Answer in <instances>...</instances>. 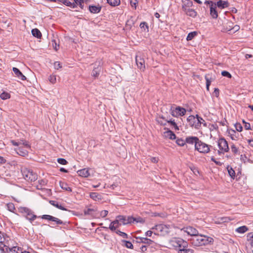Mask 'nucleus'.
Returning a JSON list of instances; mask_svg holds the SVG:
<instances>
[{"label":"nucleus","mask_w":253,"mask_h":253,"mask_svg":"<svg viewBox=\"0 0 253 253\" xmlns=\"http://www.w3.org/2000/svg\"><path fill=\"white\" fill-rule=\"evenodd\" d=\"M191 244L194 246H201L207 245H211L214 242L212 238L207 236H203L197 234L196 236L190 239Z\"/></svg>","instance_id":"1"},{"label":"nucleus","mask_w":253,"mask_h":253,"mask_svg":"<svg viewBox=\"0 0 253 253\" xmlns=\"http://www.w3.org/2000/svg\"><path fill=\"white\" fill-rule=\"evenodd\" d=\"M17 147H18V151H17V154L22 157L28 155V151L27 149L31 148L29 142L23 139L20 140V141L17 142Z\"/></svg>","instance_id":"2"},{"label":"nucleus","mask_w":253,"mask_h":253,"mask_svg":"<svg viewBox=\"0 0 253 253\" xmlns=\"http://www.w3.org/2000/svg\"><path fill=\"white\" fill-rule=\"evenodd\" d=\"M151 229L154 230V234L156 235L166 236L169 234V225H166L163 224L156 225Z\"/></svg>","instance_id":"3"},{"label":"nucleus","mask_w":253,"mask_h":253,"mask_svg":"<svg viewBox=\"0 0 253 253\" xmlns=\"http://www.w3.org/2000/svg\"><path fill=\"white\" fill-rule=\"evenodd\" d=\"M18 211L22 213L31 223L38 217L36 215L34 214V212L31 209L27 207H20L18 208Z\"/></svg>","instance_id":"4"},{"label":"nucleus","mask_w":253,"mask_h":253,"mask_svg":"<svg viewBox=\"0 0 253 253\" xmlns=\"http://www.w3.org/2000/svg\"><path fill=\"white\" fill-rule=\"evenodd\" d=\"M187 241L180 238H172L170 241V244L174 248V249L178 251L179 250L182 249L187 245Z\"/></svg>","instance_id":"5"},{"label":"nucleus","mask_w":253,"mask_h":253,"mask_svg":"<svg viewBox=\"0 0 253 253\" xmlns=\"http://www.w3.org/2000/svg\"><path fill=\"white\" fill-rule=\"evenodd\" d=\"M196 147L197 148H195V150L198 151L199 153L203 154H207L209 153L211 151V148H212V146L204 143L201 140H199Z\"/></svg>","instance_id":"6"},{"label":"nucleus","mask_w":253,"mask_h":253,"mask_svg":"<svg viewBox=\"0 0 253 253\" xmlns=\"http://www.w3.org/2000/svg\"><path fill=\"white\" fill-rule=\"evenodd\" d=\"M22 171L24 175V179L29 182L35 181L38 178L37 173L33 172V171H30L26 168L24 167Z\"/></svg>","instance_id":"7"},{"label":"nucleus","mask_w":253,"mask_h":253,"mask_svg":"<svg viewBox=\"0 0 253 253\" xmlns=\"http://www.w3.org/2000/svg\"><path fill=\"white\" fill-rule=\"evenodd\" d=\"M186 112V109L180 106H177L175 109H173V106H171L170 109V114L174 117H177L179 116H183Z\"/></svg>","instance_id":"8"},{"label":"nucleus","mask_w":253,"mask_h":253,"mask_svg":"<svg viewBox=\"0 0 253 253\" xmlns=\"http://www.w3.org/2000/svg\"><path fill=\"white\" fill-rule=\"evenodd\" d=\"M156 121L159 124L162 126H166L167 123L169 124L173 127L176 125V123L174 121V120H172V119H171L169 120H168L166 119L165 117L163 115L157 117L156 119Z\"/></svg>","instance_id":"9"},{"label":"nucleus","mask_w":253,"mask_h":253,"mask_svg":"<svg viewBox=\"0 0 253 253\" xmlns=\"http://www.w3.org/2000/svg\"><path fill=\"white\" fill-rule=\"evenodd\" d=\"M218 146L221 151L228 152L229 151V148L227 141L224 137H220L218 139L217 142Z\"/></svg>","instance_id":"10"},{"label":"nucleus","mask_w":253,"mask_h":253,"mask_svg":"<svg viewBox=\"0 0 253 253\" xmlns=\"http://www.w3.org/2000/svg\"><path fill=\"white\" fill-rule=\"evenodd\" d=\"M135 238L136 241L133 240V242L134 243V242H135L136 243H139V245L143 244V245L151 246L155 243L154 241L146 237H135Z\"/></svg>","instance_id":"11"},{"label":"nucleus","mask_w":253,"mask_h":253,"mask_svg":"<svg viewBox=\"0 0 253 253\" xmlns=\"http://www.w3.org/2000/svg\"><path fill=\"white\" fill-rule=\"evenodd\" d=\"M42 219L48 220L49 221H51L55 222L57 224L59 225H66V222H63L61 220L59 219L58 218L54 217L53 216L48 215V214H44L42 216H40Z\"/></svg>","instance_id":"12"},{"label":"nucleus","mask_w":253,"mask_h":253,"mask_svg":"<svg viewBox=\"0 0 253 253\" xmlns=\"http://www.w3.org/2000/svg\"><path fill=\"white\" fill-rule=\"evenodd\" d=\"M181 231L187 233L188 235H190L192 237H194L199 233L196 228L190 226L183 227L181 229Z\"/></svg>","instance_id":"13"},{"label":"nucleus","mask_w":253,"mask_h":253,"mask_svg":"<svg viewBox=\"0 0 253 253\" xmlns=\"http://www.w3.org/2000/svg\"><path fill=\"white\" fill-rule=\"evenodd\" d=\"M135 61L138 68L144 71L145 69V61L144 58L140 56L136 55L135 57Z\"/></svg>","instance_id":"14"},{"label":"nucleus","mask_w":253,"mask_h":253,"mask_svg":"<svg viewBox=\"0 0 253 253\" xmlns=\"http://www.w3.org/2000/svg\"><path fill=\"white\" fill-rule=\"evenodd\" d=\"M186 143L195 145V148H197L196 146L199 142L200 139L197 136H190L186 138Z\"/></svg>","instance_id":"15"},{"label":"nucleus","mask_w":253,"mask_h":253,"mask_svg":"<svg viewBox=\"0 0 253 253\" xmlns=\"http://www.w3.org/2000/svg\"><path fill=\"white\" fill-rule=\"evenodd\" d=\"M215 3H213V5H210V15L213 19H216L218 17V12L217 10V6L214 5Z\"/></svg>","instance_id":"16"},{"label":"nucleus","mask_w":253,"mask_h":253,"mask_svg":"<svg viewBox=\"0 0 253 253\" xmlns=\"http://www.w3.org/2000/svg\"><path fill=\"white\" fill-rule=\"evenodd\" d=\"M97 210L95 209L87 208L84 209V215H89L91 218H95L97 215Z\"/></svg>","instance_id":"17"},{"label":"nucleus","mask_w":253,"mask_h":253,"mask_svg":"<svg viewBox=\"0 0 253 253\" xmlns=\"http://www.w3.org/2000/svg\"><path fill=\"white\" fill-rule=\"evenodd\" d=\"M227 132L232 140H237L239 139V134L237 133L233 129H228Z\"/></svg>","instance_id":"18"},{"label":"nucleus","mask_w":253,"mask_h":253,"mask_svg":"<svg viewBox=\"0 0 253 253\" xmlns=\"http://www.w3.org/2000/svg\"><path fill=\"white\" fill-rule=\"evenodd\" d=\"M182 11L190 8L193 5V3L191 0H181Z\"/></svg>","instance_id":"19"},{"label":"nucleus","mask_w":253,"mask_h":253,"mask_svg":"<svg viewBox=\"0 0 253 253\" xmlns=\"http://www.w3.org/2000/svg\"><path fill=\"white\" fill-rule=\"evenodd\" d=\"M49 203L51 205L55 207L56 208H57L60 210H61L63 211H69L72 212H74V211L69 210L65 208L64 207H63L60 204H59V203L57 201H53V200H50Z\"/></svg>","instance_id":"20"},{"label":"nucleus","mask_w":253,"mask_h":253,"mask_svg":"<svg viewBox=\"0 0 253 253\" xmlns=\"http://www.w3.org/2000/svg\"><path fill=\"white\" fill-rule=\"evenodd\" d=\"M214 5H216L218 8L222 9L229 7V3L228 2V1H223L222 0H220L217 1V2H215Z\"/></svg>","instance_id":"21"},{"label":"nucleus","mask_w":253,"mask_h":253,"mask_svg":"<svg viewBox=\"0 0 253 253\" xmlns=\"http://www.w3.org/2000/svg\"><path fill=\"white\" fill-rule=\"evenodd\" d=\"M5 235L3 233L0 231V250L2 252L4 251V246L6 245Z\"/></svg>","instance_id":"22"},{"label":"nucleus","mask_w":253,"mask_h":253,"mask_svg":"<svg viewBox=\"0 0 253 253\" xmlns=\"http://www.w3.org/2000/svg\"><path fill=\"white\" fill-rule=\"evenodd\" d=\"M164 129H167V130L164 132V135L166 137L169 138L171 140H174L176 139V135L172 131L168 128H165Z\"/></svg>","instance_id":"23"},{"label":"nucleus","mask_w":253,"mask_h":253,"mask_svg":"<svg viewBox=\"0 0 253 253\" xmlns=\"http://www.w3.org/2000/svg\"><path fill=\"white\" fill-rule=\"evenodd\" d=\"M101 8V6H100L99 4L97 5H90L88 7L89 11L92 13H98L100 12Z\"/></svg>","instance_id":"24"},{"label":"nucleus","mask_w":253,"mask_h":253,"mask_svg":"<svg viewBox=\"0 0 253 253\" xmlns=\"http://www.w3.org/2000/svg\"><path fill=\"white\" fill-rule=\"evenodd\" d=\"M205 78L206 81V89L208 91H209L211 82L214 80V78L212 77L211 75L207 74L205 75Z\"/></svg>","instance_id":"25"},{"label":"nucleus","mask_w":253,"mask_h":253,"mask_svg":"<svg viewBox=\"0 0 253 253\" xmlns=\"http://www.w3.org/2000/svg\"><path fill=\"white\" fill-rule=\"evenodd\" d=\"M187 122L189 123V125L192 127H194L196 129L197 122V121L196 119V118L193 115L189 116L187 119Z\"/></svg>","instance_id":"26"},{"label":"nucleus","mask_w":253,"mask_h":253,"mask_svg":"<svg viewBox=\"0 0 253 253\" xmlns=\"http://www.w3.org/2000/svg\"><path fill=\"white\" fill-rule=\"evenodd\" d=\"M183 11L187 16L191 17L192 18H195L197 15V12L192 8H188V9Z\"/></svg>","instance_id":"27"},{"label":"nucleus","mask_w":253,"mask_h":253,"mask_svg":"<svg viewBox=\"0 0 253 253\" xmlns=\"http://www.w3.org/2000/svg\"><path fill=\"white\" fill-rule=\"evenodd\" d=\"M79 175L84 177H87L90 175L88 168H84L78 171Z\"/></svg>","instance_id":"28"},{"label":"nucleus","mask_w":253,"mask_h":253,"mask_svg":"<svg viewBox=\"0 0 253 253\" xmlns=\"http://www.w3.org/2000/svg\"><path fill=\"white\" fill-rule=\"evenodd\" d=\"M194 251L190 248L188 242H187V245L185 246L182 249L179 250L178 253H194Z\"/></svg>","instance_id":"29"},{"label":"nucleus","mask_w":253,"mask_h":253,"mask_svg":"<svg viewBox=\"0 0 253 253\" xmlns=\"http://www.w3.org/2000/svg\"><path fill=\"white\" fill-rule=\"evenodd\" d=\"M101 69V67L100 66H97L96 67H94L92 71L91 75L95 78H97L100 74Z\"/></svg>","instance_id":"30"},{"label":"nucleus","mask_w":253,"mask_h":253,"mask_svg":"<svg viewBox=\"0 0 253 253\" xmlns=\"http://www.w3.org/2000/svg\"><path fill=\"white\" fill-rule=\"evenodd\" d=\"M90 198L94 201H99L102 199L101 195L96 192H91L89 195Z\"/></svg>","instance_id":"31"},{"label":"nucleus","mask_w":253,"mask_h":253,"mask_svg":"<svg viewBox=\"0 0 253 253\" xmlns=\"http://www.w3.org/2000/svg\"><path fill=\"white\" fill-rule=\"evenodd\" d=\"M31 32L32 35L38 39H41L42 37L41 31L37 28L32 29Z\"/></svg>","instance_id":"32"},{"label":"nucleus","mask_w":253,"mask_h":253,"mask_svg":"<svg viewBox=\"0 0 253 253\" xmlns=\"http://www.w3.org/2000/svg\"><path fill=\"white\" fill-rule=\"evenodd\" d=\"M59 185L62 189L68 192L72 191V188L68 186V184L67 183L60 181L59 182Z\"/></svg>","instance_id":"33"},{"label":"nucleus","mask_w":253,"mask_h":253,"mask_svg":"<svg viewBox=\"0 0 253 253\" xmlns=\"http://www.w3.org/2000/svg\"><path fill=\"white\" fill-rule=\"evenodd\" d=\"M59 2H62L65 5L70 7L72 8H76V5L75 3L71 2L67 0H59Z\"/></svg>","instance_id":"34"},{"label":"nucleus","mask_w":253,"mask_h":253,"mask_svg":"<svg viewBox=\"0 0 253 253\" xmlns=\"http://www.w3.org/2000/svg\"><path fill=\"white\" fill-rule=\"evenodd\" d=\"M107 3L111 6L115 7L121 4L120 0H106Z\"/></svg>","instance_id":"35"},{"label":"nucleus","mask_w":253,"mask_h":253,"mask_svg":"<svg viewBox=\"0 0 253 253\" xmlns=\"http://www.w3.org/2000/svg\"><path fill=\"white\" fill-rule=\"evenodd\" d=\"M198 34V33L197 31H193L191 32H190L187 37H186V40L187 41H190L192 40L195 37H196Z\"/></svg>","instance_id":"36"},{"label":"nucleus","mask_w":253,"mask_h":253,"mask_svg":"<svg viewBox=\"0 0 253 253\" xmlns=\"http://www.w3.org/2000/svg\"><path fill=\"white\" fill-rule=\"evenodd\" d=\"M233 25H234V23L231 21L227 20V23L224 26V29L227 31H230L232 30Z\"/></svg>","instance_id":"37"},{"label":"nucleus","mask_w":253,"mask_h":253,"mask_svg":"<svg viewBox=\"0 0 253 253\" xmlns=\"http://www.w3.org/2000/svg\"><path fill=\"white\" fill-rule=\"evenodd\" d=\"M122 242L123 243V246H125L126 248L130 249H133V245L131 243V242L129 241H126L125 240H122Z\"/></svg>","instance_id":"38"},{"label":"nucleus","mask_w":253,"mask_h":253,"mask_svg":"<svg viewBox=\"0 0 253 253\" xmlns=\"http://www.w3.org/2000/svg\"><path fill=\"white\" fill-rule=\"evenodd\" d=\"M5 252L7 253H15L16 247H12L11 248L6 245V246H4V251L3 252Z\"/></svg>","instance_id":"39"},{"label":"nucleus","mask_w":253,"mask_h":253,"mask_svg":"<svg viewBox=\"0 0 253 253\" xmlns=\"http://www.w3.org/2000/svg\"><path fill=\"white\" fill-rule=\"evenodd\" d=\"M249 230L247 226L243 225L237 228L236 229V231L239 233H244Z\"/></svg>","instance_id":"40"},{"label":"nucleus","mask_w":253,"mask_h":253,"mask_svg":"<svg viewBox=\"0 0 253 253\" xmlns=\"http://www.w3.org/2000/svg\"><path fill=\"white\" fill-rule=\"evenodd\" d=\"M139 26L142 31H144V32H148L149 26H148V25L147 22H141Z\"/></svg>","instance_id":"41"},{"label":"nucleus","mask_w":253,"mask_h":253,"mask_svg":"<svg viewBox=\"0 0 253 253\" xmlns=\"http://www.w3.org/2000/svg\"><path fill=\"white\" fill-rule=\"evenodd\" d=\"M17 78L22 81H26L27 80V78L24 75L18 68H17Z\"/></svg>","instance_id":"42"},{"label":"nucleus","mask_w":253,"mask_h":253,"mask_svg":"<svg viewBox=\"0 0 253 253\" xmlns=\"http://www.w3.org/2000/svg\"><path fill=\"white\" fill-rule=\"evenodd\" d=\"M74 0V2L73 3H75L76 5V7H77V5H79V7L82 9H84V0Z\"/></svg>","instance_id":"43"},{"label":"nucleus","mask_w":253,"mask_h":253,"mask_svg":"<svg viewBox=\"0 0 253 253\" xmlns=\"http://www.w3.org/2000/svg\"><path fill=\"white\" fill-rule=\"evenodd\" d=\"M117 218H119V220L122 223V225H126V217L125 215H119L117 216Z\"/></svg>","instance_id":"44"},{"label":"nucleus","mask_w":253,"mask_h":253,"mask_svg":"<svg viewBox=\"0 0 253 253\" xmlns=\"http://www.w3.org/2000/svg\"><path fill=\"white\" fill-rule=\"evenodd\" d=\"M101 228L105 229L106 230H108V228L106 227H101ZM109 229H110V230L113 232H115V231H116V227L115 226V223L113 221L110 223Z\"/></svg>","instance_id":"45"},{"label":"nucleus","mask_w":253,"mask_h":253,"mask_svg":"<svg viewBox=\"0 0 253 253\" xmlns=\"http://www.w3.org/2000/svg\"><path fill=\"white\" fill-rule=\"evenodd\" d=\"M247 240L250 242L251 247L253 248V232H250L248 233Z\"/></svg>","instance_id":"46"},{"label":"nucleus","mask_w":253,"mask_h":253,"mask_svg":"<svg viewBox=\"0 0 253 253\" xmlns=\"http://www.w3.org/2000/svg\"><path fill=\"white\" fill-rule=\"evenodd\" d=\"M115 232L116 234H117L119 236H121L123 238L127 239L128 238V235L126 233L124 232L121 231L120 230L116 229V231H115Z\"/></svg>","instance_id":"47"},{"label":"nucleus","mask_w":253,"mask_h":253,"mask_svg":"<svg viewBox=\"0 0 253 253\" xmlns=\"http://www.w3.org/2000/svg\"><path fill=\"white\" fill-rule=\"evenodd\" d=\"M176 143L179 146H184L186 144V139L184 140L182 138H178L176 140Z\"/></svg>","instance_id":"48"},{"label":"nucleus","mask_w":253,"mask_h":253,"mask_svg":"<svg viewBox=\"0 0 253 253\" xmlns=\"http://www.w3.org/2000/svg\"><path fill=\"white\" fill-rule=\"evenodd\" d=\"M227 169L229 175L232 178L234 179L235 177V172L234 170L231 167L229 169V167H228Z\"/></svg>","instance_id":"49"},{"label":"nucleus","mask_w":253,"mask_h":253,"mask_svg":"<svg viewBox=\"0 0 253 253\" xmlns=\"http://www.w3.org/2000/svg\"><path fill=\"white\" fill-rule=\"evenodd\" d=\"M23 168L21 167L20 169V171H18L17 173V178L18 180H20L21 179H24V175L23 172Z\"/></svg>","instance_id":"50"},{"label":"nucleus","mask_w":253,"mask_h":253,"mask_svg":"<svg viewBox=\"0 0 253 253\" xmlns=\"http://www.w3.org/2000/svg\"><path fill=\"white\" fill-rule=\"evenodd\" d=\"M7 207L8 211L15 213L14 210H15V205L12 203H9L7 204Z\"/></svg>","instance_id":"51"},{"label":"nucleus","mask_w":253,"mask_h":253,"mask_svg":"<svg viewBox=\"0 0 253 253\" xmlns=\"http://www.w3.org/2000/svg\"><path fill=\"white\" fill-rule=\"evenodd\" d=\"M134 222H136V223H140L143 224L145 222V219L140 216H138L137 217H134Z\"/></svg>","instance_id":"52"},{"label":"nucleus","mask_w":253,"mask_h":253,"mask_svg":"<svg viewBox=\"0 0 253 253\" xmlns=\"http://www.w3.org/2000/svg\"><path fill=\"white\" fill-rule=\"evenodd\" d=\"M139 251L145 253L147 251V249L150 246H147L146 245H142L140 246V245H139Z\"/></svg>","instance_id":"53"},{"label":"nucleus","mask_w":253,"mask_h":253,"mask_svg":"<svg viewBox=\"0 0 253 253\" xmlns=\"http://www.w3.org/2000/svg\"><path fill=\"white\" fill-rule=\"evenodd\" d=\"M0 97L2 100H5L10 98V94L6 92H3L0 95Z\"/></svg>","instance_id":"54"},{"label":"nucleus","mask_w":253,"mask_h":253,"mask_svg":"<svg viewBox=\"0 0 253 253\" xmlns=\"http://www.w3.org/2000/svg\"><path fill=\"white\" fill-rule=\"evenodd\" d=\"M49 81L52 84H54L56 82V77L55 75H51L48 78Z\"/></svg>","instance_id":"55"},{"label":"nucleus","mask_w":253,"mask_h":253,"mask_svg":"<svg viewBox=\"0 0 253 253\" xmlns=\"http://www.w3.org/2000/svg\"><path fill=\"white\" fill-rule=\"evenodd\" d=\"M57 161L59 164L63 165H67L68 163L66 159L61 158H58Z\"/></svg>","instance_id":"56"},{"label":"nucleus","mask_w":253,"mask_h":253,"mask_svg":"<svg viewBox=\"0 0 253 253\" xmlns=\"http://www.w3.org/2000/svg\"><path fill=\"white\" fill-rule=\"evenodd\" d=\"M231 149L232 152L234 154H237L239 152L238 148L236 147V146L235 145V144L233 143H232V144H231Z\"/></svg>","instance_id":"57"},{"label":"nucleus","mask_w":253,"mask_h":253,"mask_svg":"<svg viewBox=\"0 0 253 253\" xmlns=\"http://www.w3.org/2000/svg\"><path fill=\"white\" fill-rule=\"evenodd\" d=\"M236 130L238 132H241L243 130V127L241 124L239 123H236L234 125Z\"/></svg>","instance_id":"58"},{"label":"nucleus","mask_w":253,"mask_h":253,"mask_svg":"<svg viewBox=\"0 0 253 253\" xmlns=\"http://www.w3.org/2000/svg\"><path fill=\"white\" fill-rule=\"evenodd\" d=\"M195 118L197 121L196 129H199L200 127V120H202V118L197 114L196 115Z\"/></svg>","instance_id":"59"},{"label":"nucleus","mask_w":253,"mask_h":253,"mask_svg":"<svg viewBox=\"0 0 253 253\" xmlns=\"http://www.w3.org/2000/svg\"><path fill=\"white\" fill-rule=\"evenodd\" d=\"M221 75L223 77H225L229 79H231L232 78L231 74L227 71H222L221 72Z\"/></svg>","instance_id":"60"},{"label":"nucleus","mask_w":253,"mask_h":253,"mask_svg":"<svg viewBox=\"0 0 253 253\" xmlns=\"http://www.w3.org/2000/svg\"><path fill=\"white\" fill-rule=\"evenodd\" d=\"M209 128H210L211 131H212L213 129H215V130H217L218 129V126L216 124H210V125H209Z\"/></svg>","instance_id":"61"},{"label":"nucleus","mask_w":253,"mask_h":253,"mask_svg":"<svg viewBox=\"0 0 253 253\" xmlns=\"http://www.w3.org/2000/svg\"><path fill=\"white\" fill-rule=\"evenodd\" d=\"M133 220H134V217H133L132 216H128L126 218V223H127V224H131L132 223H134Z\"/></svg>","instance_id":"62"},{"label":"nucleus","mask_w":253,"mask_h":253,"mask_svg":"<svg viewBox=\"0 0 253 253\" xmlns=\"http://www.w3.org/2000/svg\"><path fill=\"white\" fill-rule=\"evenodd\" d=\"M54 67L55 69L58 70L62 67L61 64L60 62L56 61L54 63Z\"/></svg>","instance_id":"63"},{"label":"nucleus","mask_w":253,"mask_h":253,"mask_svg":"<svg viewBox=\"0 0 253 253\" xmlns=\"http://www.w3.org/2000/svg\"><path fill=\"white\" fill-rule=\"evenodd\" d=\"M115 226L116 227V229H117L120 226L122 225V223L119 220V218H117L115 220L113 221Z\"/></svg>","instance_id":"64"}]
</instances>
